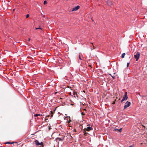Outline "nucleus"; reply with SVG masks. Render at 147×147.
Listing matches in <instances>:
<instances>
[{"label":"nucleus","instance_id":"obj_7","mask_svg":"<svg viewBox=\"0 0 147 147\" xmlns=\"http://www.w3.org/2000/svg\"><path fill=\"white\" fill-rule=\"evenodd\" d=\"M107 4L109 6H111L113 5L112 2L110 0L107 1Z\"/></svg>","mask_w":147,"mask_h":147},{"label":"nucleus","instance_id":"obj_11","mask_svg":"<svg viewBox=\"0 0 147 147\" xmlns=\"http://www.w3.org/2000/svg\"><path fill=\"white\" fill-rule=\"evenodd\" d=\"M86 131L85 130V129H84L83 132L84 133V135H86L87 134H88V133L86 132Z\"/></svg>","mask_w":147,"mask_h":147},{"label":"nucleus","instance_id":"obj_10","mask_svg":"<svg viewBox=\"0 0 147 147\" xmlns=\"http://www.w3.org/2000/svg\"><path fill=\"white\" fill-rule=\"evenodd\" d=\"M116 130H118L119 132H121V131L122 130H121V129H115L114 130V131H116Z\"/></svg>","mask_w":147,"mask_h":147},{"label":"nucleus","instance_id":"obj_13","mask_svg":"<svg viewBox=\"0 0 147 147\" xmlns=\"http://www.w3.org/2000/svg\"><path fill=\"white\" fill-rule=\"evenodd\" d=\"M51 117H52L53 116V112L52 111H51Z\"/></svg>","mask_w":147,"mask_h":147},{"label":"nucleus","instance_id":"obj_24","mask_svg":"<svg viewBox=\"0 0 147 147\" xmlns=\"http://www.w3.org/2000/svg\"><path fill=\"white\" fill-rule=\"evenodd\" d=\"M49 130H50L51 129V128L50 127H49Z\"/></svg>","mask_w":147,"mask_h":147},{"label":"nucleus","instance_id":"obj_33","mask_svg":"<svg viewBox=\"0 0 147 147\" xmlns=\"http://www.w3.org/2000/svg\"><path fill=\"white\" fill-rule=\"evenodd\" d=\"M49 115H48V116H47V117H49Z\"/></svg>","mask_w":147,"mask_h":147},{"label":"nucleus","instance_id":"obj_34","mask_svg":"<svg viewBox=\"0 0 147 147\" xmlns=\"http://www.w3.org/2000/svg\"><path fill=\"white\" fill-rule=\"evenodd\" d=\"M116 74V73H114V74Z\"/></svg>","mask_w":147,"mask_h":147},{"label":"nucleus","instance_id":"obj_23","mask_svg":"<svg viewBox=\"0 0 147 147\" xmlns=\"http://www.w3.org/2000/svg\"><path fill=\"white\" fill-rule=\"evenodd\" d=\"M41 115L40 114H37V116H40Z\"/></svg>","mask_w":147,"mask_h":147},{"label":"nucleus","instance_id":"obj_8","mask_svg":"<svg viewBox=\"0 0 147 147\" xmlns=\"http://www.w3.org/2000/svg\"><path fill=\"white\" fill-rule=\"evenodd\" d=\"M56 140H59V141H63V138L58 137L56 138Z\"/></svg>","mask_w":147,"mask_h":147},{"label":"nucleus","instance_id":"obj_30","mask_svg":"<svg viewBox=\"0 0 147 147\" xmlns=\"http://www.w3.org/2000/svg\"><path fill=\"white\" fill-rule=\"evenodd\" d=\"M15 9H13V12L15 11Z\"/></svg>","mask_w":147,"mask_h":147},{"label":"nucleus","instance_id":"obj_20","mask_svg":"<svg viewBox=\"0 0 147 147\" xmlns=\"http://www.w3.org/2000/svg\"><path fill=\"white\" fill-rule=\"evenodd\" d=\"M112 76L113 79H115V76Z\"/></svg>","mask_w":147,"mask_h":147},{"label":"nucleus","instance_id":"obj_18","mask_svg":"<svg viewBox=\"0 0 147 147\" xmlns=\"http://www.w3.org/2000/svg\"><path fill=\"white\" fill-rule=\"evenodd\" d=\"M34 115V116L35 117H37V116H37V114H35V115Z\"/></svg>","mask_w":147,"mask_h":147},{"label":"nucleus","instance_id":"obj_29","mask_svg":"<svg viewBox=\"0 0 147 147\" xmlns=\"http://www.w3.org/2000/svg\"><path fill=\"white\" fill-rule=\"evenodd\" d=\"M30 38H28V41H30Z\"/></svg>","mask_w":147,"mask_h":147},{"label":"nucleus","instance_id":"obj_28","mask_svg":"<svg viewBox=\"0 0 147 147\" xmlns=\"http://www.w3.org/2000/svg\"><path fill=\"white\" fill-rule=\"evenodd\" d=\"M142 127H144V128H145V127L144 126V125H142Z\"/></svg>","mask_w":147,"mask_h":147},{"label":"nucleus","instance_id":"obj_15","mask_svg":"<svg viewBox=\"0 0 147 147\" xmlns=\"http://www.w3.org/2000/svg\"><path fill=\"white\" fill-rule=\"evenodd\" d=\"M29 15L28 14L26 16V18H28L29 17Z\"/></svg>","mask_w":147,"mask_h":147},{"label":"nucleus","instance_id":"obj_27","mask_svg":"<svg viewBox=\"0 0 147 147\" xmlns=\"http://www.w3.org/2000/svg\"><path fill=\"white\" fill-rule=\"evenodd\" d=\"M58 92H55V94H56Z\"/></svg>","mask_w":147,"mask_h":147},{"label":"nucleus","instance_id":"obj_17","mask_svg":"<svg viewBox=\"0 0 147 147\" xmlns=\"http://www.w3.org/2000/svg\"><path fill=\"white\" fill-rule=\"evenodd\" d=\"M35 29H36V30H37L38 29H41V28H36Z\"/></svg>","mask_w":147,"mask_h":147},{"label":"nucleus","instance_id":"obj_36","mask_svg":"<svg viewBox=\"0 0 147 147\" xmlns=\"http://www.w3.org/2000/svg\"><path fill=\"white\" fill-rule=\"evenodd\" d=\"M89 126V125H87V126Z\"/></svg>","mask_w":147,"mask_h":147},{"label":"nucleus","instance_id":"obj_2","mask_svg":"<svg viewBox=\"0 0 147 147\" xmlns=\"http://www.w3.org/2000/svg\"><path fill=\"white\" fill-rule=\"evenodd\" d=\"M140 53L139 52H137L134 55V57L136 59V61H137L140 57Z\"/></svg>","mask_w":147,"mask_h":147},{"label":"nucleus","instance_id":"obj_16","mask_svg":"<svg viewBox=\"0 0 147 147\" xmlns=\"http://www.w3.org/2000/svg\"><path fill=\"white\" fill-rule=\"evenodd\" d=\"M129 63H127V67H128L129 66Z\"/></svg>","mask_w":147,"mask_h":147},{"label":"nucleus","instance_id":"obj_35","mask_svg":"<svg viewBox=\"0 0 147 147\" xmlns=\"http://www.w3.org/2000/svg\"><path fill=\"white\" fill-rule=\"evenodd\" d=\"M83 92H85V91H84V90L83 91Z\"/></svg>","mask_w":147,"mask_h":147},{"label":"nucleus","instance_id":"obj_37","mask_svg":"<svg viewBox=\"0 0 147 147\" xmlns=\"http://www.w3.org/2000/svg\"><path fill=\"white\" fill-rule=\"evenodd\" d=\"M44 16H45V15H44L43 16L44 17Z\"/></svg>","mask_w":147,"mask_h":147},{"label":"nucleus","instance_id":"obj_4","mask_svg":"<svg viewBox=\"0 0 147 147\" xmlns=\"http://www.w3.org/2000/svg\"><path fill=\"white\" fill-rule=\"evenodd\" d=\"M131 104V102H130L127 101L125 103L124 106V109L129 107L130 105Z\"/></svg>","mask_w":147,"mask_h":147},{"label":"nucleus","instance_id":"obj_19","mask_svg":"<svg viewBox=\"0 0 147 147\" xmlns=\"http://www.w3.org/2000/svg\"><path fill=\"white\" fill-rule=\"evenodd\" d=\"M91 44H92L93 45V47H94L93 49H95V46L94 45H93V44L92 43H91Z\"/></svg>","mask_w":147,"mask_h":147},{"label":"nucleus","instance_id":"obj_38","mask_svg":"<svg viewBox=\"0 0 147 147\" xmlns=\"http://www.w3.org/2000/svg\"><path fill=\"white\" fill-rule=\"evenodd\" d=\"M119 100H120V98H119Z\"/></svg>","mask_w":147,"mask_h":147},{"label":"nucleus","instance_id":"obj_26","mask_svg":"<svg viewBox=\"0 0 147 147\" xmlns=\"http://www.w3.org/2000/svg\"><path fill=\"white\" fill-rule=\"evenodd\" d=\"M74 94V95H75V94L77 95V93L76 92H75Z\"/></svg>","mask_w":147,"mask_h":147},{"label":"nucleus","instance_id":"obj_25","mask_svg":"<svg viewBox=\"0 0 147 147\" xmlns=\"http://www.w3.org/2000/svg\"><path fill=\"white\" fill-rule=\"evenodd\" d=\"M79 59L80 60H81V57H80V55L79 56Z\"/></svg>","mask_w":147,"mask_h":147},{"label":"nucleus","instance_id":"obj_22","mask_svg":"<svg viewBox=\"0 0 147 147\" xmlns=\"http://www.w3.org/2000/svg\"><path fill=\"white\" fill-rule=\"evenodd\" d=\"M115 101H114V102H113L112 104H113V105H114V104H115Z\"/></svg>","mask_w":147,"mask_h":147},{"label":"nucleus","instance_id":"obj_12","mask_svg":"<svg viewBox=\"0 0 147 147\" xmlns=\"http://www.w3.org/2000/svg\"><path fill=\"white\" fill-rule=\"evenodd\" d=\"M14 143V142H6V143H5V144H13Z\"/></svg>","mask_w":147,"mask_h":147},{"label":"nucleus","instance_id":"obj_32","mask_svg":"<svg viewBox=\"0 0 147 147\" xmlns=\"http://www.w3.org/2000/svg\"><path fill=\"white\" fill-rule=\"evenodd\" d=\"M132 145H131V146H129V147H132Z\"/></svg>","mask_w":147,"mask_h":147},{"label":"nucleus","instance_id":"obj_21","mask_svg":"<svg viewBox=\"0 0 147 147\" xmlns=\"http://www.w3.org/2000/svg\"><path fill=\"white\" fill-rule=\"evenodd\" d=\"M64 137H65L64 136H62L61 138H63V139H64Z\"/></svg>","mask_w":147,"mask_h":147},{"label":"nucleus","instance_id":"obj_6","mask_svg":"<svg viewBox=\"0 0 147 147\" xmlns=\"http://www.w3.org/2000/svg\"><path fill=\"white\" fill-rule=\"evenodd\" d=\"M79 8L80 6L78 5L76 7L73 8L72 11H76Z\"/></svg>","mask_w":147,"mask_h":147},{"label":"nucleus","instance_id":"obj_1","mask_svg":"<svg viewBox=\"0 0 147 147\" xmlns=\"http://www.w3.org/2000/svg\"><path fill=\"white\" fill-rule=\"evenodd\" d=\"M35 144L36 145L38 146L39 147H42L43 146V143L42 142L40 143L38 140L35 141Z\"/></svg>","mask_w":147,"mask_h":147},{"label":"nucleus","instance_id":"obj_9","mask_svg":"<svg viewBox=\"0 0 147 147\" xmlns=\"http://www.w3.org/2000/svg\"><path fill=\"white\" fill-rule=\"evenodd\" d=\"M125 55V53H123L122 54L121 58H124V57Z\"/></svg>","mask_w":147,"mask_h":147},{"label":"nucleus","instance_id":"obj_31","mask_svg":"<svg viewBox=\"0 0 147 147\" xmlns=\"http://www.w3.org/2000/svg\"><path fill=\"white\" fill-rule=\"evenodd\" d=\"M70 121H71V120H69V123Z\"/></svg>","mask_w":147,"mask_h":147},{"label":"nucleus","instance_id":"obj_3","mask_svg":"<svg viewBox=\"0 0 147 147\" xmlns=\"http://www.w3.org/2000/svg\"><path fill=\"white\" fill-rule=\"evenodd\" d=\"M128 98L127 96V93L126 92H125L124 94V96L123 97L122 99L121 100V102H122L125 100H126Z\"/></svg>","mask_w":147,"mask_h":147},{"label":"nucleus","instance_id":"obj_14","mask_svg":"<svg viewBox=\"0 0 147 147\" xmlns=\"http://www.w3.org/2000/svg\"><path fill=\"white\" fill-rule=\"evenodd\" d=\"M44 3V5H45V4H47V1H44V3Z\"/></svg>","mask_w":147,"mask_h":147},{"label":"nucleus","instance_id":"obj_5","mask_svg":"<svg viewBox=\"0 0 147 147\" xmlns=\"http://www.w3.org/2000/svg\"><path fill=\"white\" fill-rule=\"evenodd\" d=\"M84 129H85L86 131H89L90 130H91L92 129V127H87L86 128H85Z\"/></svg>","mask_w":147,"mask_h":147}]
</instances>
